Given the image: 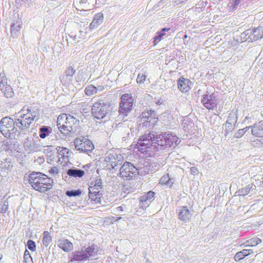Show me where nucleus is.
Here are the masks:
<instances>
[{
    "label": "nucleus",
    "mask_w": 263,
    "mask_h": 263,
    "mask_svg": "<svg viewBox=\"0 0 263 263\" xmlns=\"http://www.w3.org/2000/svg\"><path fill=\"white\" fill-rule=\"evenodd\" d=\"M29 182L33 189L45 193L52 188L53 181L43 173L33 172L29 175Z\"/></svg>",
    "instance_id": "nucleus-1"
},
{
    "label": "nucleus",
    "mask_w": 263,
    "mask_h": 263,
    "mask_svg": "<svg viewBox=\"0 0 263 263\" xmlns=\"http://www.w3.org/2000/svg\"><path fill=\"white\" fill-rule=\"evenodd\" d=\"M16 126V120L6 117L3 118L0 121V132L7 138L15 139L21 133L18 131Z\"/></svg>",
    "instance_id": "nucleus-2"
},
{
    "label": "nucleus",
    "mask_w": 263,
    "mask_h": 263,
    "mask_svg": "<svg viewBox=\"0 0 263 263\" xmlns=\"http://www.w3.org/2000/svg\"><path fill=\"white\" fill-rule=\"evenodd\" d=\"M158 134L154 132L145 134L141 136L137 141V146L142 152L146 151L147 148L156 149L159 151L158 147Z\"/></svg>",
    "instance_id": "nucleus-3"
},
{
    "label": "nucleus",
    "mask_w": 263,
    "mask_h": 263,
    "mask_svg": "<svg viewBox=\"0 0 263 263\" xmlns=\"http://www.w3.org/2000/svg\"><path fill=\"white\" fill-rule=\"evenodd\" d=\"M143 174V172L141 167L137 168L129 162H124L120 168V177L127 180L135 179L137 175Z\"/></svg>",
    "instance_id": "nucleus-4"
},
{
    "label": "nucleus",
    "mask_w": 263,
    "mask_h": 263,
    "mask_svg": "<svg viewBox=\"0 0 263 263\" xmlns=\"http://www.w3.org/2000/svg\"><path fill=\"white\" fill-rule=\"evenodd\" d=\"M110 104L104 100H100L95 103L91 108L93 116L98 119H103L109 111Z\"/></svg>",
    "instance_id": "nucleus-5"
},
{
    "label": "nucleus",
    "mask_w": 263,
    "mask_h": 263,
    "mask_svg": "<svg viewBox=\"0 0 263 263\" xmlns=\"http://www.w3.org/2000/svg\"><path fill=\"white\" fill-rule=\"evenodd\" d=\"M134 99L131 94L125 93L121 97L119 113L126 116L133 109Z\"/></svg>",
    "instance_id": "nucleus-6"
},
{
    "label": "nucleus",
    "mask_w": 263,
    "mask_h": 263,
    "mask_svg": "<svg viewBox=\"0 0 263 263\" xmlns=\"http://www.w3.org/2000/svg\"><path fill=\"white\" fill-rule=\"evenodd\" d=\"M158 147L159 149H165V147H170L174 144H177L178 138L171 134L164 133L163 134H158Z\"/></svg>",
    "instance_id": "nucleus-7"
},
{
    "label": "nucleus",
    "mask_w": 263,
    "mask_h": 263,
    "mask_svg": "<svg viewBox=\"0 0 263 263\" xmlns=\"http://www.w3.org/2000/svg\"><path fill=\"white\" fill-rule=\"evenodd\" d=\"M24 109H22L17 114L20 115L18 118L15 119L16 126L22 132L25 133L29 128L30 125L32 123V117L24 113Z\"/></svg>",
    "instance_id": "nucleus-8"
},
{
    "label": "nucleus",
    "mask_w": 263,
    "mask_h": 263,
    "mask_svg": "<svg viewBox=\"0 0 263 263\" xmlns=\"http://www.w3.org/2000/svg\"><path fill=\"white\" fill-rule=\"evenodd\" d=\"M133 124L134 122L132 121L128 122L124 121L123 123H119L118 124L117 130L123 139L125 140V139L129 137L130 134L133 135V132H134Z\"/></svg>",
    "instance_id": "nucleus-9"
},
{
    "label": "nucleus",
    "mask_w": 263,
    "mask_h": 263,
    "mask_svg": "<svg viewBox=\"0 0 263 263\" xmlns=\"http://www.w3.org/2000/svg\"><path fill=\"white\" fill-rule=\"evenodd\" d=\"M74 143L76 148L81 152L88 154L92 152L94 149V145L92 142L87 139H77Z\"/></svg>",
    "instance_id": "nucleus-10"
},
{
    "label": "nucleus",
    "mask_w": 263,
    "mask_h": 263,
    "mask_svg": "<svg viewBox=\"0 0 263 263\" xmlns=\"http://www.w3.org/2000/svg\"><path fill=\"white\" fill-rule=\"evenodd\" d=\"M79 123V120L69 115L66 124L63 125V127H64L63 130L65 129V132H67L68 135L71 133H73L76 132Z\"/></svg>",
    "instance_id": "nucleus-11"
},
{
    "label": "nucleus",
    "mask_w": 263,
    "mask_h": 263,
    "mask_svg": "<svg viewBox=\"0 0 263 263\" xmlns=\"http://www.w3.org/2000/svg\"><path fill=\"white\" fill-rule=\"evenodd\" d=\"M201 102L203 106L208 109H213L217 106V99L216 96L213 93L211 95H204Z\"/></svg>",
    "instance_id": "nucleus-12"
},
{
    "label": "nucleus",
    "mask_w": 263,
    "mask_h": 263,
    "mask_svg": "<svg viewBox=\"0 0 263 263\" xmlns=\"http://www.w3.org/2000/svg\"><path fill=\"white\" fill-rule=\"evenodd\" d=\"M24 147L25 150L28 153H32L41 151L42 148V146L41 145L37 143L36 141L29 138H27L25 140L24 142Z\"/></svg>",
    "instance_id": "nucleus-13"
},
{
    "label": "nucleus",
    "mask_w": 263,
    "mask_h": 263,
    "mask_svg": "<svg viewBox=\"0 0 263 263\" xmlns=\"http://www.w3.org/2000/svg\"><path fill=\"white\" fill-rule=\"evenodd\" d=\"M103 191H97V188L89 187V198L95 203H101L103 195Z\"/></svg>",
    "instance_id": "nucleus-14"
},
{
    "label": "nucleus",
    "mask_w": 263,
    "mask_h": 263,
    "mask_svg": "<svg viewBox=\"0 0 263 263\" xmlns=\"http://www.w3.org/2000/svg\"><path fill=\"white\" fill-rule=\"evenodd\" d=\"M177 213L178 218L184 222L189 221L192 215L187 206L180 207L177 210Z\"/></svg>",
    "instance_id": "nucleus-15"
},
{
    "label": "nucleus",
    "mask_w": 263,
    "mask_h": 263,
    "mask_svg": "<svg viewBox=\"0 0 263 263\" xmlns=\"http://www.w3.org/2000/svg\"><path fill=\"white\" fill-rule=\"evenodd\" d=\"M82 249L86 254L88 259H94L98 258V248L97 246L92 245L88 247H84Z\"/></svg>",
    "instance_id": "nucleus-16"
},
{
    "label": "nucleus",
    "mask_w": 263,
    "mask_h": 263,
    "mask_svg": "<svg viewBox=\"0 0 263 263\" xmlns=\"http://www.w3.org/2000/svg\"><path fill=\"white\" fill-rule=\"evenodd\" d=\"M69 115L66 114H62L59 115L57 119V126H58V128L61 133L64 134L65 135H68L67 132H65V129L63 130L64 127L63 125L66 124L67 120Z\"/></svg>",
    "instance_id": "nucleus-17"
},
{
    "label": "nucleus",
    "mask_w": 263,
    "mask_h": 263,
    "mask_svg": "<svg viewBox=\"0 0 263 263\" xmlns=\"http://www.w3.org/2000/svg\"><path fill=\"white\" fill-rule=\"evenodd\" d=\"M22 25V21L19 18L11 25V34L12 37H15L18 35Z\"/></svg>",
    "instance_id": "nucleus-18"
},
{
    "label": "nucleus",
    "mask_w": 263,
    "mask_h": 263,
    "mask_svg": "<svg viewBox=\"0 0 263 263\" xmlns=\"http://www.w3.org/2000/svg\"><path fill=\"white\" fill-rule=\"evenodd\" d=\"M155 195V193L154 192L149 191L145 195H144L140 197V201L141 202V206L142 208H144V207L146 208L149 205V203H147V201H151Z\"/></svg>",
    "instance_id": "nucleus-19"
},
{
    "label": "nucleus",
    "mask_w": 263,
    "mask_h": 263,
    "mask_svg": "<svg viewBox=\"0 0 263 263\" xmlns=\"http://www.w3.org/2000/svg\"><path fill=\"white\" fill-rule=\"evenodd\" d=\"M104 16L102 13L100 12L95 14L92 22L89 25L90 29H94L100 25L103 21Z\"/></svg>",
    "instance_id": "nucleus-20"
},
{
    "label": "nucleus",
    "mask_w": 263,
    "mask_h": 263,
    "mask_svg": "<svg viewBox=\"0 0 263 263\" xmlns=\"http://www.w3.org/2000/svg\"><path fill=\"white\" fill-rule=\"evenodd\" d=\"M58 246L63 251L68 252L73 249V245L68 239H61L58 240Z\"/></svg>",
    "instance_id": "nucleus-21"
},
{
    "label": "nucleus",
    "mask_w": 263,
    "mask_h": 263,
    "mask_svg": "<svg viewBox=\"0 0 263 263\" xmlns=\"http://www.w3.org/2000/svg\"><path fill=\"white\" fill-rule=\"evenodd\" d=\"M190 82L189 80L182 78L178 81V88L182 92H187L190 88L189 87Z\"/></svg>",
    "instance_id": "nucleus-22"
},
{
    "label": "nucleus",
    "mask_w": 263,
    "mask_h": 263,
    "mask_svg": "<svg viewBox=\"0 0 263 263\" xmlns=\"http://www.w3.org/2000/svg\"><path fill=\"white\" fill-rule=\"evenodd\" d=\"M71 259L76 261H83L88 259L86 254L82 249L81 251H74L71 255Z\"/></svg>",
    "instance_id": "nucleus-23"
},
{
    "label": "nucleus",
    "mask_w": 263,
    "mask_h": 263,
    "mask_svg": "<svg viewBox=\"0 0 263 263\" xmlns=\"http://www.w3.org/2000/svg\"><path fill=\"white\" fill-rule=\"evenodd\" d=\"M67 174L70 177L81 178L84 175L85 172L83 170L73 167L67 170Z\"/></svg>",
    "instance_id": "nucleus-24"
},
{
    "label": "nucleus",
    "mask_w": 263,
    "mask_h": 263,
    "mask_svg": "<svg viewBox=\"0 0 263 263\" xmlns=\"http://www.w3.org/2000/svg\"><path fill=\"white\" fill-rule=\"evenodd\" d=\"M252 128V134L257 137H263V127L260 124V122L258 124H255L251 126Z\"/></svg>",
    "instance_id": "nucleus-25"
},
{
    "label": "nucleus",
    "mask_w": 263,
    "mask_h": 263,
    "mask_svg": "<svg viewBox=\"0 0 263 263\" xmlns=\"http://www.w3.org/2000/svg\"><path fill=\"white\" fill-rule=\"evenodd\" d=\"M117 154H109L105 158V161L106 162L107 166H110L112 169L116 170V166L115 162L116 161Z\"/></svg>",
    "instance_id": "nucleus-26"
},
{
    "label": "nucleus",
    "mask_w": 263,
    "mask_h": 263,
    "mask_svg": "<svg viewBox=\"0 0 263 263\" xmlns=\"http://www.w3.org/2000/svg\"><path fill=\"white\" fill-rule=\"evenodd\" d=\"M51 132V128L50 126H42L39 128V136L42 139H45Z\"/></svg>",
    "instance_id": "nucleus-27"
},
{
    "label": "nucleus",
    "mask_w": 263,
    "mask_h": 263,
    "mask_svg": "<svg viewBox=\"0 0 263 263\" xmlns=\"http://www.w3.org/2000/svg\"><path fill=\"white\" fill-rule=\"evenodd\" d=\"M1 90L4 93L5 96L7 98H12L14 96V92L11 87L8 85L3 88H1Z\"/></svg>",
    "instance_id": "nucleus-28"
},
{
    "label": "nucleus",
    "mask_w": 263,
    "mask_h": 263,
    "mask_svg": "<svg viewBox=\"0 0 263 263\" xmlns=\"http://www.w3.org/2000/svg\"><path fill=\"white\" fill-rule=\"evenodd\" d=\"M250 254V253H249V250H247V249H243L242 251L237 252L235 254L234 256V259L236 261H238Z\"/></svg>",
    "instance_id": "nucleus-29"
},
{
    "label": "nucleus",
    "mask_w": 263,
    "mask_h": 263,
    "mask_svg": "<svg viewBox=\"0 0 263 263\" xmlns=\"http://www.w3.org/2000/svg\"><path fill=\"white\" fill-rule=\"evenodd\" d=\"M52 241V238L47 231H44L43 234L42 242L46 247L48 246Z\"/></svg>",
    "instance_id": "nucleus-30"
},
{
    "label": "nucleus",
    "mask_w": 263,
    "mask_h": 263,
    "mask_svg": "<svg viewBox=\"0 0 263 263\" xmlns=\"http://www.w3.org/2000/svg\"><path fill=\"white\" fill-rule=\"evenodd\" d=\"M8 210V202L7 199L3 197L0 202V213H5Z\"/></svg>",
    "instance_id": "nucleus-31"
},
{
    "label": "nucleus",
    "mask_w": 263,
    "mask_h": 263,
    "mask_svg": "<svg viewBox=\"0 0 263 263\" xmlns=\"http://www.w3.org/2000/svg\"><path fill=\"white\" fill-rule=\"evenodd\" d=\"M162 120L163 121V124L164 126H168L172 122L173 119L172 115L168 114H164L162 115L161 117Z\"/></svg>",
    "instance_id": "nucleus-32"
},
{
    "label": "nucleus",
    "mask_w": 263,
    "mask_h": 263,
    "mask_svg": "<svg viewBox=\"0 0 263 263\" xmlns=\"http://www.w3.org/2000/svg\"><path fill=\"white\" fill-rule=\"evenodd\" d=\"M91 186L89 187H93L97 189V191H103V183L101 179L97 178L94 181H91Z\"/></svg>",
    "instance_id": "nucleus-33"
},
{
    "label": "nucleus",
    "mask_w": 263,
    "mask_h": 263,
    "mask_svg": "<svg viewBox=\"0 0 263 263\" xmlns=\"http://www.w3.org/2000/svg\"><path fill=\"white\" fill-rule=\"evenodd\" d=\"M256 189V186L253 184H250L246 186L241 189L240 191L241 194L243 196L248 194L251 190H254Z\"/></svg>",
    "instance_id": "nucleus-34"
},
{
    "label": "nucleus",
    "mask_w": 263,
    "mask_h": 263,
    "mask_svg": "<svg viewBox=\"0 0 263 263\" xmlns=\"http://www.w3.org/2000/svg\"><path fill=\"white\" fill-rule=\"evenodd\" d=\"M237 117L235 115V113L231 112L229 114L228 120L227 121V125H230L232 126V125L236 123Z\"/></svg>",
    "instance_id": "nucleus-35"
},
{
    "label": "nucleus",
    "mask_w": 263,
    "mask_h": 263,
    "mask_svg": "<svg viewBox=\"0 0 263 263\" xmlns=\"http://www.w3.org/2000/svg\"><path fill=\"white\" fill-rule=\"evenodd\" d=\"M59 155L61 156L62 157L68 158L70 156L71 152L67 148L65 147H60L58 149Z\"/></svg>",
    "instance_id": "nucleus-36"
},
{
    "label": "nucleus",
    "mask_w": 263,
    "mask_h": 263,
    "mask_svg": "<svg viewBox=\"0 0 263 263\" xmlns=\"http://www.w3.org/2000/svg\"><path fill=\"white\" fill-rule=\"evenodd\" d=\"M173 179H171L169 177L168 174L163 176L160 179V182L162 184H165L167 185L171 186L174 183V181H172Z\"/></svg>",
    "instance_id": "nucleus-37"
},
{
    "label": "nucleus",
    "mask_w": 263,
    "mask_h": 263,
    "mask_svg": "<svg viewBox=\"0 0 263 263\" xmlns=\"http://www.w3.org/2000/svg\"><path fill=\"white\" fill-rule=\"evenodd\" d=\"M97 88L92 85L87 86L85 89V93L86 95L90 96L97 93Z\"/></svg>",
    "instance_id": "nucleus-38"
},
{
    "label": "nucleus",
    "mask_w": 263,
    "mask_h": 263,
    "mask_svg": "<svg viewBox=\"0 0 263 263\" xmlns=\"http://www.w3.org/2000/svg\"><path fill=\"white\" fill-rule=\"evenodd\" d=\"M27 112L25 113V114H27V115H29V116L32 117V120L34 121V119L38 114L37 109L32 107H29L27 109Z\"/></svg>",
    "instance_id": "nucleus-39"
},
{
    "label": "nucleus",
    "mask_w": 263,
    "mask_h": 263,
    "mask_svg": "<svg viewBox=\"0 0 263 263\" xmlns=\"http://www.w3.org/2000/svg\"><path fill=\"white\" fill-rule=\"evenodd\" d=\"M151 114H150L148 111L143 112L140 116V118L142 121L143 122H151V120L152 119Z\"/></svg>",
    "instance_id": "nucleus-40"
},
{
    "label": "nucleus",
    "mask_w": 263,
    "mask_h": 263,
    "mask_svg": "<svg viewBox=\"0 0 263 263\" xmlns=\"http://www.w3.org/2000/svg\"><path fill=\"white\" fill-rule=\"evenodd\" d=\"M259 27L256 28L253 30H252V33H253L254 35L253 36V40H257L259 39L262 37L263 34H261Z\"/></svg>",
    "instance_id": "nucleus-41"
},
{
    "label": "nucleus",
    "mask_w": 263,
    "mask_h": 263,
    "mask_svg": "<svg viewBox=\"0 0 263 263\" xmlns=\"http://www.w3.org/2000/svg\"><path fill=\"white\" fill-rule=\"evenodd\" d=\"M250 128H251V126H247L242 129H239L234 135V137L236 138H240L250 129Z\"/></svg>",
    "instance_id": "nucleus-42"
},
{
    "label": "nucleus",
    "mask_w": 263,
    "mask_h": 263,
    "mask_svg": "<svg viewBox=\"0 0 263 263\" xmlns=\"http://www.w3.org/2000/svg\"><path fill=\"white\" fill-rule=\"evenodd\" d=\"M8 85L7 79L4 72L0 73V88H3L4 86Z\"/></svg>",
    "instance_id": "nucleus-43"
},
{
    "label": "nucleus",
    "mask_w": 263,
    "mask_h": 263,
    "mask_svg": "<svg viewBox=\"0 0 263 263\" xmlns=\"http://www.w3.org/2000/svg\"><path fill=\"white\" fill-rule=\"evenodd\" d=\"M82 193L80 190L67 191L66 195L68 197H76L80 196Z\"/></svg>",
    "instance_id": "nucleus-44"
},
{
    "label": "nucleus",
    "mask_w": 263,
    "mask_h": 263,
    "mask_svg": "<svg viewBox=\"0 0 263 263\" xmlns=\"http://www.w3.org/2000/svg\"><path fill=\"white\" fill-rule=\"evenodd\" d=\"M261 242V240L257 237L253 238L248 241V246H252V247L257 246L258 244L260 243Z\"/></svg>",
    "instance_id": "nucleus-45"
},
{
    "label": "nucleus",
    "mask_w": 263,
    "mask_h": 263,
    "mask_svg": "<svg viewBox=\"0 0 263 263\" xmlns=\"http://www.w3.org/2000/svg\"><path fill=\"white\" fill-rule=\"evenodd\" d=\"M49 173L52 175L53 176H59V174L60 173V168L57 166H53L49 170Z\"/></svg>",
    "instance_id": "nucleus-46"
},
{
    "label": "nucleus",
    "mask_w": 263,
    "mask_h": 263,
    "mask_svg": "<svg viewBox=\"0 0 263 263\" xmlns=\"http://www.w3.org/2000/svg\"><path fill=\"white\" fill-rule=\"evenodd\" d=\"M28 248L31 251H35L36 250V244L35 242L31 239L28 240L27 242Z\"/></svg>",
    "instance_id": "nucleus-47"
},
{
    "label": "nucleus",
    "mask_w": 263,
    "mask_h": 263,
    "mask_svg": "<svg viewBox=\"0 0 263 263\" xmlns=\"http://www.w3.org/2000/svg\"><path fill=\"white\" fill-rule=\"evenodd\" d=\"M76 70L71 66L67 68L65 71V75L67 77H72L75 73Z\"/></svg>",
    "instance_id": "nucleus-48"
},
{
    "label": "nucleus",
    "mask_w": 263,
    "mask_h": 263,
    "mask_svg": "<svg viewBox=\"0 0 263 263\" xmlns=\"http://www.w3.org/2000/svg\"><path fill=\"white\" fill-rule=\"evenodd\" d=\"M116 158V161L115 162V164L117 165L116 166V170H117L120 165L122 164L123 159L121 155L118 156L117 155Z\"/></svg>",
    "instance_id": "nucleus-49"
},
{
    "label": "nucleus",
    "mask_w": 263,
    "mask_h": 263,
    "mask_svg": "<svg viewBox=\"0 0 263 263\" xmlns=\"http://www.w3.org/2000/svg\"><path fill=\"white\" fill-rule=\"evenodd\" d=\"M146 79V76L143 73L139 74L137 78V82L139 84H142L144 82Z\"/></svg>",
    "instance_id": "nucleus-50"
},
{
    "label": "nucleus",
    "mask_w": 263,
    "mask_h": 263,
    "mask_svg": "<svg viewBox=\"0 0 263 263\" xmlns=\"http://www.w3.org/2000/svg\"><path fill=\"white\" fill-rule=\"evenodd\" d=\"M163 36L159 32L157 33V35L154 37V45H156L159 42H160Z\"/></svg>",
    "instance_id": "nucleus-51"
},
{
    "label": "nucleus",
    "mask_w": 263,
    "mask_h": 263,
    "mask_svg": "<svg viewBox=\"0 0 263 263\" xmlns=\"http://www.w3.org/2000/svg\"><path fill=\"white\" fill-rule=\"evenodd\" d=\"M252 33V29H248L245 31L243 33H242V35L244 36L243 37L246 38V40H249L250 37V35Z\"/></svg>",
    "instance_id": "nucleus-52"
},
{
    "label": "nucleus",
    "mask_w": 263,
    "mask_h": 263,
    "mask_svg": "<svg viewBox=\"0 0 263 263\" xmlns=\"http://www.w3.org/2000/svg\"><path fill=\"white\" fill-rule=\"evenodd\" d=\"M24 263H33L31 256L24 257Z\"/></svg>",
    "instance_id": "nucleus-53"
},
{
    "label": "nucleus",
    "mask_w": 263,
    "mask_h": 263,
    "mask_svg": "<svg viewBox=\"0 0 263 263\" xmlns=\"http://www.w3.org/2000/svg\"><path fill=\"white\" fill-rule=\"evenodd\" d=\"M3 168H5L7 170H10L12 168V165L10 163L4 164Z\"/></svg>",
    "instance_id": "nucleus-54"
},
{
    "label": "nucleus",
    "mask_w": 263,
    "mask_h": 263,
    "mask_svg": "<svg viewBox=\"0 0 263 263\" xmlns=\"http://www.w3.org/2000/svg\"><path fill=\"white\" fill-rule=\"evenodd\" d=\"M170 30L169 28H163L160 31H159L162 36H164L165 34V32Z\"/></svg>",
    "instance_id": "nucleus-55"
},
{
    "label": "nucleus",
    "mask_w": 263,
    "mask_h": 263,
    "mask_svg": "<svg viewBox=\"0 0 263 263\" xmlns=\"http://www.w3.org/2000/svg\"><path fill=\"white\" fill-rule=\"evenodd\" d=\"M141 167L142 168V171L143 172V175H144L145 174H148V173L149 169L147 166H146L145 167Z\"/></svg>",
    "instance_id": "nucleus-56"
},
{
    "label": "nucleus",
    "mask_w": 263,
    "mask_h": 263,
    "mask_svg": "<svg viewBox=\"0 0 263 263\" xmlns=\"http://www.w3.org/2000/svg\"><path fill=\"white\" fill-rule=\"evenodd\" d=\"M191 171L192 173L194 175L197 174L198 172L197 168L195 167H192L191 168Z\"/></svg>",
    "instance_id": "nucleus-57"
},
{
    "label": "nucleus",
    "mask_w": 263,
    "mask_h": 263,
    "mask_svg": "<svg viewBox=\"0 0 263 263\" xmlns=\"http://www.w3.org/2000/svg\"><path fill=\"white\" fill-rule=\"evenodd\" d=\"M94 0H81L80 3L82 4H86L87 3H93Z\"/></svg>",
    "instance_id": "nucleus-58"
},
{
    "label": "nucleus",
    "mask_w": 263,
    "mask_h": 263,
    "mask_svg": "<svg viewBox=\"0 0 263 263\" xmlns=\"http://www.w3.org/2000/svg\"><path fill=\"white\" fill-rule=\"evenodd\" d=\"M31 256L29 252L26 250L24 252V257H30Z\"/></svg>",
    "instance_id": "nucleus-59"
},
{
    "label": "nucleus",
    "mask_w": 263,
    "mask_h": 263,
    "mask_svg": "<svg viewBox=\"0 0 263 263\" xmlns=\"http://www.w3.org/2000/svg\"><path fill=\"white\" fill-rule=\"evenodd\" d=\"M123 206H118L117 208V211L118 212H120V211H123Z\"/></svg>",
    "instance_id": "nucleus-60"
},
{
    "label": "nucleus",
    "mask_w": 263,
    "mask_h": 263,
    "mask_svg": "<svg viewBox=\"0 0 263 263\" xmlns=\"http://www.w3.org/2000/svg\"><path fill=\"white\" fill-rule=\"evenodd\" d=\"M226 127L227 128L228 130H232L233 129L232 126H231L230 125H227L226 124Z\"/></svg>",
    "instance_id": "nucleus-61"
},
{
    "label": "nucleus",
    "mask_w": 263,
    "mask_h": 263,
    "mask_svg": "<svg viewBox=\"0 0 263 263\" xmlns=\"http://www.w3.org/2000/svg\"><path fill=\"white\" fill-rule=\"evenodd\" d=\"M254 35V34L253 33H251V35H250V37L249 38V40L250 41H255V40H253V36Z\"/></svg>",
    "instance_id": "nucleus-62"
},
{
    "label": "nucleus",
    "mask_w": 263,
    "mask_h": 263,
    "mask_svg": "<svg viewBox=\"0 0 263 263\" xmlns=\"http://www.w3.org/2000/svg\"><path fill=\"white\" fill-rule=\"evenodd\" d=\"M94 1H95V2H96V3H97V2H99V3H102V0H94Z\"/></svg>",
    "instance_id": "nucleus-63"
},
{
    "label": "nucleus",
    "mask_w": 263,
    "mask_h": 263,
    "mask_svg": "<svg viewBox=\"0 0 263 263\" xmlns=\"http://www.w3.org/2000/svg\"><path fill=\"white\" fill-rule=\"evenodd\" d=\"M89 166H90V164H86V165H84V166H83V167H89Z\"/></svg>",
    "instance_id": "nucleus-64"
}]
</instances>
